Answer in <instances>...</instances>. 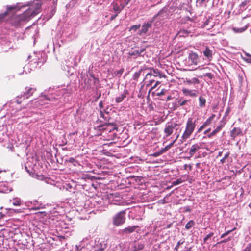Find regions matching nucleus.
<instances>
[{
  "instance_id": "f257e3e1",
  "label": "nucleus",
  "mask_w": 251,
  "mask_h": 251,
  "mask_svg": "<svg viewBox=\"0 0 251 251\" xmlns=\"http://www.w3.org/2000/svg\"><path fill=\"white\" fill-rule=\"evenodd\" d=\"M17 11L14 10L11 12V15L8 18V20L10 24L15 28L21 27L25 23L28 21L30 19L28 11H24L23 13L16 15Z\"/></svg>"
},
{
  "instance_id": "f03ea898",
  "label": "nucleus",
  "mask_w": 251,
  "mask_h": 251,
  "mask_svg": "<svg viewBox=\"0 0 251 251\" xmlns=\"http://www.w3.org/2000/svg\"><path fill=\"white\" fill-rule=\"evenodd\" d=\"M196 120L192 118H189L186 122L185 130L181 136L183 140L188 139L194 131L196 127Z\"/></svg>"
},
{
  "instance_id": "7ed1b4c3",
  "label": "nucleus",
  "mask_w": 251,
  "mask_h": 251,
  "mask_svg": "<svg viewBox=\"0 0 251 251\" xmlns=\"http://www.w3.org/2000/svg\"><path fill=\"white\" fill-rule=\"evenodd\" d=\"M36 91V88L26 86L23 94L17 97L16 102L18 104H21L25 99H28L29 97L33 96Z\"/></svg>"
},
{
  "instance_id": "20e7f679",
  "label": "nucleus",
  "mask_w": 251,
  "mask_h": 251,
  "mask_svg": "<svg viewBox=\"0 0 251 251\" xmlns=\"http://www.w3.org/2000/svg\"><path fill=\"white\" fill-rule=\"evenodd\" d=\"M169 12L166 9H162L156 14L153 18L155 22V25L159 26L164 23L165 21L168 18Z\"/></svg>"
},
{
  "instance_id": "39448f33",
  "label": "nucleus",
  "mask_w": 251,
  "mask_h": 251,
  "mask_svg": "<svg viewBox=\"0 0 251 251\" xmlns=\"http://www.w3.org/2000/svg\"><path fill=\"white\" fill-rule=\"evenodd\" d=\"M125 214V212L122 211L114 216L112 219L113 224L116 226H119L125 223L126 221Z\"/></svg>"
},
{
  "instance_id": "423d86ee",
  "label": "nucleus",
  "mask_w": 251,
  "mask_h": 251,
  "mask_svg": "<svg viewBox=\"0 0 251 251\" xmlns=\"http://www.w3.org/2000/svg\"><path fill=\"white\" fill-rule=\"evenodd\" d=\"M178 126H179V124L176 123H172L170 125H166L164 129L166 137L170 136L173 133L174 129L176 128L177 130L178 129L177 127Z\"/></svg>"
},
{
  "instance_id": "0eeeda50",
  "label": "nucleus",
  "mask_w": 251,
  "mask_h": 251,
  "mask_svg": "<svg viewBox=\"0 0 251 251\" xmlns=\"http://www.w3.org/2000/svg\"><path fill=\"white\" fill-rule=\"evenodd\" d=\"M43 3L42 2H37L35 4L34 9L29 8L26 10V11H28V15L30 17L34 16L40 12V9Z\"/></svg>"
},
{
  "instance_id": "6e6552de",
  "label": "nucleus",
  "mask_w": 251,
  "mask_h": 251,
  "mask_svg": "<svg viewBox=\"0 0 251 251\" xmlns=\"http://www.w3.org/2000/svg\"><path fill=\"white\" fill-rule=\"evenodd\" d=\"M5 11L0 14V24L4 22L6 17L10 15L11 12H12L16 8V7L8 5L5 6Z\"/></svg>"
},
{
  "instance_id": "1a4fd4ad",
  "label": "nucleus",
  "mask_w": 251,
  "mask_h": 251,
  "mask_svg": "<svg viewBox=\"0 0 251 251\" xmlns=\"http://www.w3.org/2000/svg\"><path fill=\"white\" fill-rule=\"evenodd\" d=\"M150 70V72H149L148 74V76H152L154 77H159L161 78L162 77L165 78L166 76L165 75H163L161 71H160L158 69H154V68H150L149 69Z\"/></svg>"
},
{
  "instance_id": "9d476101",
  "label": "nucleus",
  "mask_w": 251,
  "mask_h": 251,
  "mask_svg": "<svg viewBox=\"0 0 251 251\" xmlns=\"http://www.w3.org/2000/svg\"><path fill=\"white\" fill-rule=\"evenodd\" d=\"M110 118H108L107 121L108 122L107 123H105L104 125H100L98 126V128L99 130H106V128L104 127L105 126L108 127L109 126H113L112 130H117L118 127H117V124L114 122H109Z\"/></svg>"
},
{
  "instance_id": "9b49d317",
  "label": "nucleus",
  "mask_w": 251,
  "mask_h": 251,
  "mask_svg": "<svg viewBox=\"0 0 251 251\" xmlns=\"http://www.w3.org/2000/svg\"><path fill=\"white\" fill-rule=\"evenodd\" d=\"M139 226H128L121 231L122 234H127L133 233L135 231L137 228H138Z\"/></svg>"
},
{
  "instance_id": "f8f14e48",
  "label": "nucleus",
  "mask_w": 251,
  "mask_h": 251,
  "mask_svg": "<svg viewBox=\"0 0 251 251\" xmlns=\"http://www.w3.org/2000/svg\"><path fill=\"white\" fill-rule=\"evenodd\" d=\"M183 93L185 96H190L191 97H197L198 94V92L195 90H189L186 88H183L182 89Z\"/></svg>"
},
{
  "instance_id": "ddd939ff",
  "label": "nucleus",
  "mask_w": 251,
  "mask_h": 251,
  "mask_svg": "<svg viewBox=\"0 0 251 251\" xmlns=\"http://www.w3.org/2000/svg\"><path fill=\"white\" fill-rule=\"evenodd\" d=\"M145 83H146V86L147 87H148L149 86H151L153 83H154L155 80L154 79V77H152V76H148V74H146L145 78Z\"/></svg>"
},
{
  "instance_id": "4468645a",
  "label": "nucleus",
  "mask_w": 251,
  "mask_h": 251,
  "mask_svg": "<svg viewBox=\"0 0 251 251\" xmlns=\"http://www.w3.org/2000/svg\"><path fill=\"white\" fill-rule=\"evenodd\" d=\"M242 134L241 129L239 127H234L231 131V136L234 139L237 136Z\"/></svg>"
},
{
  "instance_id": "2eb2a0df",
  "label": "nucleus",
  "mask_w": 251,
  "mask_h": 251,
  "mask_svg": "<svg viewBox=\"0 0 251 251\" xmlns=\"http://www.w3.org/2000/svg\"><path fill=\"white\" fill-rule=\"evenodd\" d=\"M189 58L193 64L197 65L198 64L199 57L197 53L194 52L190 53Z\"/></svg>"
},
{
  "instance_id": "dca6fc26",
  "label": "nucleus",
  "mask_w": 251,
  "mask_h": 251,
  "mask_svg": "<svg viewBox=\"0 0 251 251\" xmlns=\"http://www.w3.org/2000/svg\"><path fill=\"white\" fill-rule=\"evenodd\" d=\"M200 149V146L198 144L192 145L189 151L190 157L193 156L194 154Z\"/></svg>"
},
{
  "instance_id": "f3484780",
  "label": "nucleus",
  "mask_w": 251,
  "mask_h": 251,
  "mask_svg": "<svg viewBox=\"0 0 251 251\" xmlns=\"http://www.w3.org/2000/svg\"><path fill=\"white\" fill-rule=\"evenodd\" d=\"M151 27V25L150 23L144 24L142 26L141 29L140 30V35L146 34L148 29Z\"/></svg>"
},
{
  "instance_id": "a211bd4d",
  "label": "nucleus",
  "mask_w": 251,
  "mask_h": 251,
  "mask_svg": "<svg viewBox=\"0 0 251 251\" xmlns=\"http://www.w3.org/2000/svg\"><path fill=\"white\" fill-rule=\"evenodd\" d=\"M203 54L207 59H210L212 57V51L208 47H206L203 51Z\"/></svg>"
},
{
  "instance_id": "6ab92c4d",
  "label": "nucleus",
  "mask_w": 251,
  "mask_h": 251,
  "mask_svg": "<svg viewBox=\"0 0 251 251\" xmlns=\"http://www.w3.org/2000/svg\"><path fill=\"white\" fill-rule=\"evenodd\" d=\"M128 94V92L127 90L125 91L123 94H122L119 97L116 98L115 101L117 103H120L124 99Z\"/></svg>"
},
{
  "instance_id": "aec40b11",
  "label": "nucleus",
  "mask_w": 251,
  "mask_h": 251,
  "mask_svg": "<svg viewBox=\"0 0 251 251\" xmlns=\"http://www.w3.org/2000/svg\"><path fill=\"white\" fill-rule=\"evenodd\" d=\"M144 247V245L142 243L135 242L134 243L132 248L134 251H138L142 250Z\"/></svg>"
},
{
  "instance_id": "412c9836",
  "label": "nucleus",
  "mask_w": 251,
  "mask_h": 251,
  "mask_svg": "<svg viewBox=\"0 0 251 251\" xmlns=\"http://www.w3.org/2000/svg\"><path fill=\"white\" fill-rule=\"evenodd\" d=\"M32 4H33L32 2L29 1V2H27L25 4L22 5L21 6H19L18 5V4H15V5H12V6H16V8L14 10H16V11H20V10H21L23 8H25L27 6H31Z\"/></svg>"
},
{
  "instance_id": "4be33fe9",
  "label": "nucleus",
  "mask_w": 251,
  "mask_h": 251,
  "mask_svg": "<svg viewBox=\"0 0 251 251\" xmlns=\"http://www.w3.org/2000/svg\"><path fill=\"white\" fill-rule=\"evenodd\" d=\"M179 134H177L175 140L172 143H171L170 144H169L168 145L166 146L165 148L162 149V151L164 152H165L167 151H168L169 149H170L173 146L174 144L176 141V140L179 137Z\"/></svg>"
},
{
  "instance_id": "5701e85b",
  "label": "nucleus",
  "mask_w": 251,
  "mask_h": 251,
  "mask_svg": "<svg viewBox=\"0 0 251 251\" xmlns=\"http://www.w3.org/2000/svg\"><path fill=\"white\" fill-rule=\"evenodd\" d=\"M199 101L200 107L202 108L205 106L206 100L202 96H200L199 97Z\"/></svg>"
},
{
  "instance_id": "b1692460",
  "label": "nucleus",
  "mask_w": 251,
  "mask_h": 251,
  "mask_svg": "<svg viewBox=\"0 0 251 251\" xmlns=\"http://www.w3.org/2000/svg\"><path fill=\"white\" fill-rule=\"evenodd\" d=\"M145 49L144 48L141 49L140 50H134L132 53H131L130 55L131 56L135 55V56H139L141 54L142 52L145 51Z\"/></svg>"
},
{
  "instance_id": "393cba45",
  "label": "nucleus",
  "mask_w": 251,
  "mask_h": 251,
  "mask_svg": "<svg viewBox=\"0 0 251 251\" xmlns=\"http://www.w3.org/2000/svg\"><path fill=\"white\" fill-rule=\"evenodd\" d=\"M13 205L15 206H20L22 204V201L20 199L16 198H14L12 201Z\"/></svg>"
},
{
  "instance_id": "a878e982",
  "label": "nucleus",
  "mask_w": 251,
  "mask_h": 251,
  "mask_svg": "<svg viewBox=\"0 0 251 251\" xmlns=\"http://www.w3.org/2000/svg\"><path fill=\"white\" fill-rule=\"evenodd\" d=\"M113 5V11L117 13H120V12L121 11V9H120L119 6L118 5L117 3L113 2L112 3Z\"/></svg>"
},
{
  "instance_id": "bb28decb",
  "label": "nucleus",
  "mask_w": 251,
  "mask_h": 251,
  "mask_svg": "<svg viewBox=\"0 0 251 251\" xmlns=\"http://www.w3.org/2000/svg\"><path fill=\"white\" fill-rule=\"evenodd\" d=\"M195 224V222L193 220H190L185 225V228L187 229H190Z\"/></svg>"
},
{
  "instance_id": "cd10ccee",
  "label": "nucleus",
  "mask_w": 251,
  "mask_h": 251,
  "mask_svg": "<svg viewBox=\"0 0 251 251\" xmlns=\"http://www.w3.org/2000/svg\"><path fill=\"white\" fill-rule=\"evenodd\" d=\"M185 240L184 239H182L181 240H180L177 243L176 245V246L175 248V250L176 251H178V248L180 245L183 244L184 243Z\"/></svg>"
},
{
  "instance_id": "c85d7f7f",
  "label": "nucleus",
  "mask_w": 251,
  "mask_h": 251,
  "mask_svg": "<svg viewBox=\"0 0 251 251\" xmlns=\"http://www.w3.org/2000/svg\"><path fill=\"white\" fill-rule=\"evenodd\" d=\"M183 182V180L181 178H178L176 180L172 182V185L175 186L178 185Z\"/></svg>"
},
{
  "instance_id": "c756f323",
  "label": "nucleus",
  "mask_w": 251,
  "mask_h": 251,
  "mask_svg": "<svg viewBox=\"0 0 251 251\" xmlns=\"http://www.w3.org/2000/svg\"><path fill=\"white\" fill-rule=\"evenodd\" d=\"M124 70V69L122 68V69H120L119 71L115 72L114 75L116 76H118L120 77L121 75L123 74Z\"/></svg>"
},
{
  "instance_id": "7c9ffc66",
  "label": "nucleus",
  "mask_w": 251,
  "mask_h": 251,
  "mask_svg": "<svg viewBox=\"0 0 251 251\" xmlns=\"http://www.w3.org/2000/svg\"><path fill=\"white\" fill-rule=\"evenodd\" d=\"M141 72H142V70H140L138 72L135 73L133 75V79H138L141 74Z\"/></svg>"
},
{
  "instance_id": "2f4dec72",
  "label": "nucleus",
  "mask_w": 251,
  "mask_h": 251,
  "mask_svg": "<svg viewBox=\"0 0 251 251\" xmlns=\"http://www.w3.org/2000/svg\"><path fill=\"white\" fill-rule=\"evenodd\" d=\"M163 153H164V152L162 151V150L161 149L159 151L155 152L154 153H153L152 156L153 157H158L159 155H160L161 154H163Z\"/></svg>"
},
{
  "instance_id": "473e14b6",
  "label": "nucleus",
  "mask_w": 251,
  "mask_h": 251,
  "mask_svg": "<svg viewBox=\"0 0 251 251\" xmlns=\"http://www.w3.org/2000/svg\"><path fill=\"white\" fill-rule=\"evenodd\" d=\"M69 162L72 163H73L74 165L76 166L77 164H78V162L77 161L75 160L74 158L71 157L69 159Z\"/></svg>"
},
{
  "instance_id": "72a5a7b5",
  "label": "nucleus",
  "mask_w": 251,
  "mask_h": 251,
  "mask_svg": "<svg viewBox=\"0 0 251 251\" xmlns=\"http://www.w3.org/2000/svg\"><path fill=\"white\" fill-rule=\"evenodd\" d=\"M246 28H247L246 27L240 28H234L233 30L236 32H242L244 31L246 29Z\"/></svg>"
},
{
  "instance_id": "f704fd0d",
  "label": "nucleus",
  "mask_w": 251,
  "mask_h": 251,
  "mask_svg": "<svg viewBox=\"0 0 251 251\" xmlns=\"http://www.w3.org/2000/svg\"><path fill=\"white\" fill-rule=\"evenodd\" d=\"M140 27V24L134 25L130 27V30L136 31Z\"/></svg>"
},
{
  "instance_id": "c9c22d12",
  "label": "nucleus",
  "mask_w": 251,
  "mask_h": 251,
  "mask_svg": "<svg viewBox=\"0 0 251 251\" xmlns=\"http://www.w3.org/2000/svg\"><path fill=\"white\" fill-rule=\"evenodd\" d=\"M160 83L161 82L159 81H156L155 84L152 87H151V88L149 90V92L151 91L153 89H154L155 88H156V87L158 86V85L160 84Z\"/></svg>"
},
{
  "instance_id": "e433bc0d",
  "label": "nucleus",
  "mask_w": 251,
  "mask_h": 251,
  "mask_svg": "<svg viewBox=\"0 0 251 251\" xmlns=\"http://www.w3.org/2000/svg\"><path fill=\"white\" fill-rule=\"evenodd\" d=\"M213 235V233H210V234H209L207 235L204 237V243H206V242L207 241V240L209 238H211V237L212 236V235Z\"/></svg>"
},
{
  "instance_id": "4c0bfd02",
  "label": "nucleus",
  "mask_w": 251,
  "mask_h": 251,
  "mask_svg": "<svg viewBox=\"0 0 251 251\" xmlns=\"http://www.w3.org/2000/svg\"><path fill=\"white\" fill-rule=\"evenodd\" d=\"M243 251H251V242L248 245Z\"/></svg>"
},
{
  "instance_id": "58836bf2",
  "label": "nucleus",
  "mask_w": 251,
  "mask_h": 251,
  "mask_svg": "<svg viewBox=\"0 0 251 251\" xmlns=\"http://www.w3.org/2000/svg\"><path fill=\"white\" fill-rule=\"evenodd\" d=\"M165 92H166V90L165 89H163L161 90V91L160 92L157 93L156 95L158 96L164 95H165Z\"/></svg>"
},
{
  "instance_id": "ea45409f",
  "label": "nucleus",
  "mask_w": 251,
  "mask_h": 251,
  "mask_svg": "<svg viewBox=\"0 0 251 251\" xmlns=\"http://www.w3.org/2000/svg\"><path fill=\"white\" fill-rule=\"evenodd\" d=\"M228 156V154H226L225 155V157L221 159V162L222 163L226 162V160Z\"/></svg>"
},
{
  "instance_id": "a19ab883",
  "label": "nucleus",
  "mask_w": 251,
  "mask_h": 251,
  "mask_svg": "<svg viewBox=\"0 0 251 251\" xmlns=\"http://www.w3.org/2000/svg\"><path fill=\"white\" fill-rule=\"evenodd\" d=\"M211 121L210 120V119H208L204 123H203V125L205 126L206 127L207 126H208V125H209L210 123H211Z\"/></svg>"
},
{
  "instance_id": "79ce46f5",
  "label": "nucleus",
  "mask_w": 251,
  "mask_h": 251,
  "mask_svg": "<svg viewBox=\"0 0 251 251\" xmlns=\"http://www.w3.org/2000/svg\"><path fill=\"white\" fill-rule=\"evenodd\" d=\"M187 100H184L182 101H178V103L180 106H183L187 103Z\"/></svg>"
},
{
  "instance_id": "37998d69",
  "label": "nucleus",
  "mask_w": 251,
  "mask_h": 251,
  "mask_svg": "<svg viewBox=\"0 0 251 251\" xmlns=\"http://www.w3.org/2000/svg\"><path fill=\"white\" fill-rule=\"evenodd\" d=\"M220 128V126H218L216 130H213L210 134V136L214 135L217 132L218 129Z\"/></svg>"
},
{
  "instance_id": "c03bdc74",
  "label": "nucleus",
  "mask_w": 251,
  "mask_h": 251,
  "mask_svg": "<svg viewBox=\"0 0 251 251\" xmlns=\"http://www.w3.org/2000/svg\"><path fill=\"white\" fill-rule=\"evenodd\" d=\"M247 2H248V1H247V0H245L244 1L242 2L240 4V7H245V6L247 5Z\"/></svg>"
},
{
  "instance_id": "a18cd8bd",
  "label": "nucleus",
  "mask_w": 251,
  "mask_h": 251,
  "mask_svg": "<svg viewBox=\"0 0 251 251\" xmlns=\"http://www.w3.org/2000/svg\"><path fill=\"white\" fill-rule=\"evenodd\" d=\"M109 137H110V139L111 140L114 139L116 137V133H112L111 135H109Z\"/></svg>"
},
{
  "instance_id": "49530a36",
  "label": "nucleus",
  "mask_w": 251,
  "mask_h": 251,
  "mask_svg": "<svg viewBox=\"0 0 251 251\" xmlns=\"http://www.w3.org/2000/svg\"><path fill=\"white\" fill-rule=\"evenodd\" d=\"M97 96L96 97L95 100L97 101L98 99L101 97V93L100 92L99 93H97Z\"/></svg>"
},
{
  "instance_id": "de8ad7c7",
  "label": "nucleus",
  "mask_w": 251,
  "mask_h": 251,
  "mask_svg": "<svg viewBox=\"0 0 251 251\" xmlns=\"http://www.w3.org/2000/svg\"><path fill=\"white\" fill-rule=\"evenodd\" d=\"M205 127V126L202 125L201 126H200V127L198 129V132H201L202 131L204 128Z\"/></svg>"
},
{
  "instance_id": "09e8293b",
  "label": "nucleus",
  "mask_w": 251,
  "mask_h": 251,
  "mask_svg": "<svg viewBox=\"0 0 251 251\" xmlns=\"http://www.w3.org/2000/svg\"><path fill=\"white\" fill-rule=\"evenodd\" d=\"M231 231V230H229L227 232L223 234L221 236V238H224V237H225L226 235H227Z\"/></svg>"
},
{
  "instance_id": "8fccbe9b",
  "label": "nucleus",
  "mask_w": 251,
  "mask_h": 251,
  "mask_svg": "<svg viewBox=\"0 0 251 251\" xmlns=\"http://www.w3.org/2000/svg\"><path fill=\"white\" fill-rule=\"evenodd\" d=\"M187 167H189V169L190 170H191L192 169V166L191 165H187V164H185L184 165V169H187Z\"/></svg>"
},
{
  "instance_id": "3c124183",
  "label": "nucleus",
  "mask_w": 251,
  "mask_h": 251,
  "mask_svg": "<svg viewBox=\"0 0 251 251\" xmlns=\"http://www.w3.org/2000/svg\"><path fill=\"white\" fill-rule=\"evenodd\" d=\"M118 15V13H116V14L114 15H112L111 18H110V20H114L117 16V15Z\"/></svg>"
},
{
  "instance_id": "603ef678",
  "label": "nucleus",
  "mask_w": 251,
  "mask_h": 251,
  "mask_svg": "<svg viewBox=\"0 0 251 251\" xmlns=\"http://www.w3.org/2000/svg\"><path fill=\"white\" fill-rule=\"evenodd\" d=\"M100 117L103 118L105 120H107V117H104V113L101 110L100 111Z\"/></svg>"
},
{
  "instance_id": "864d4df0",
  "label": "nucleus",
  "mask_w": 251,
  "mask_h": 251,
  "mask_svg": "<svg viewBox=\"0 0 251 251\" xmlns=\"http://www.w3.org/2000/svg\"><path fill=\"white\" fill-rule=\"evenodd\" d=\"M99 106L100 108V109H102L103 107L102 101H101L100 102Z\"/></svg>"
},
{
  "instance_id": "5fc2aeb1",
  "label": "nucleus",
  "mask_w": 251,
  "mask_h": 251,
  "mask_svg": "<svg viewBox=\"0 0 251 251\" xmlns=\"http://www.w3.org/2000/svg\"><path fill=\"white\" fill-rule=\"evenodd\" d=\"M215 117V115L214 114H212L209 119H210V120L212 121L214 119V118Z\"/></svg>"
},
{
  "instance_id": "6e6d98bb",
  "label": "nucleus",
  "mask_w": 251,
  "mask_h": 251,
  "mask_svg": "<svg viewBox=\"0 0 251 251\" xmlns=\"http://www.w3.org/2000/svg\"><path fill=\"white\" fill-rule=\"evenodd\" d=\"M230 240V237H229L227 239H226V240H221L220 241V243H225L226 242V241H228V240Z\"/></svg>"
},
{
  "instance_id": "4d7b16f0",
  "label": "nucleus",
  "mask_w": 251,
  "mask_h": 251,
  "mask_svg": "<svg viewBox=\"0 0 251 251\" xmlns=\"http://www.w3.org/2000/svg\"><path fill=\"white\" fill-rule=\"evenodd\" d=\"M104 248H100V249H99L97 251H103L104 250Z\"/></svg>"
},
{
  "instance_id": "13d9d810",
  "label": "nucleus",
  "mask_w": 251,
  "mask_h": 251,
  "mask_svg": "<svg viewBox=\"0 0 251 251\" xmlns=\"http://www.w3.org/2000/svg\"><path fill=\"white\" fill-rule=\"evenodd\" d=\"M131 0H126V5H127L128 3L131 1Z\"/></svg>"
},
{
  "instance_id": "bf43d9fd",
  "label": "nucleus",
  "mask_w": 251,
  "mask_h": 251,
  "mask_svg": "<svg viewBox=\"0 0 251 251\" xmlns=\"http://www.w3.org/2000/svg\"><path fill=\"white\" fill-rule=\"evenodd\" d=\"M247 62L251 63V59H247Z\"/></svg>"
},
{
  "instance_id": "052dcab7",
  "label": "nucleus",
  "mask_w": 251,
  "mask_h": 251,
  "mask_svg": "<svg viewBox=\"0 0 251 251\" xmlns=\"http://www.w3.org/2000/svg\"><path fill=\"white\" fill-rule=\"evenodd\" d=\"M185 211L190 212V209L188 207H186V208L185 209Z\"/></svg>"
},
{
  "instance_id": "680f3d73",
  "label": "nucleus",
  "mask_w": 251,
  "mask_h": 251,
  "mask_svg": "<svg viewBox=\"0 0 251 251\" xmlns=\"http://www.w3.org/2000/svg\"><path fill=\"white\" fill-rule=\"evenodd\" d=\"M246 55H247V56H249V57H251V55L250 54H249V53H247V54H246Z\"/></svg>"
},
{
  "instance_id": "e2e57ef3",
  "label": "nucleus",
  "mask_w": 251,
  "mask_h": 251,
  "mask_svg": "<svg viewBox=\"0 0 251 251\" xmlns=\"http://www.w3.org/2000/svg\"><path fill=\"white\" fill-rule=\"evenodd\" d=\"M208 131H209V130H207L205 131L204 134H205Z\"/></svg>"
},
{
  "instance_id": "0e129e2a",
  "label": "nucleus",
  "mask_w": 251,
  "mask_h": 251,
  "mask_svg": "<svg viewBox=\"0 0 251 251\" xmlns=\"http://www.w3.org/2000/svg\"><path fill=\"white\" fill-rule=\"evenodd\" d=\"M173 186V185H172L171 186H168V187H167V189H169V188H171V187H172Z\"/></svg>"
},
{
  "instance_id": "69168bd1",
  "label": "nucleus",
  "mask_w": 251,
  "mask_h": 251,
  "mask_svg": "<svg viewBox=\"0 0 251 251\" xmlns=\"http://www.w3.org/2000/svg\"><path fill=\"white\" fill-rule=\"evenodd\" d=\"M170 98H171V97H170V96L168 97L167 98V100H170Z\"/></svg>"
},
{
  "instance_id": "338daca9",
  "label": "nucleus",
  "mask_w": 251,
  "mask_h": 251,
  "mask_svg": "<svg viewBox=\"0 0 251 251\" xmlns=\"http://www.w3.org/2000/svg\"><path fill=\"white\" fill-rule=\"evenodd\" d=\"M205 0H201V2H203L205 1Z\"/></svg>"
},
{
  "instance_id": "774afa93",
  "label": "nucleus",
  "mask_w": 251,
  "mask_h": 251,
  "mask_svg": "<svg viewBox=\"0 0 251 251\" xmlns=\"http://www.w3.org/2000/svg\"><path fill=\"white\" fill-rule=\"evenodd\" d=\"M200 163H197V166H198L200 165Z\"/></svg>"
}]
</instances>
